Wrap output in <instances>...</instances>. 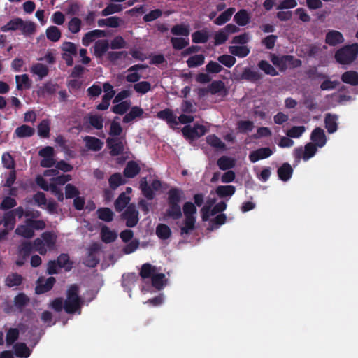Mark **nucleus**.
Wrapping results in <instances>:
<instances>
[{
  "instance_id": "nucleus-47",
  "label": "nucleus",
  "mask_w": 358,
  "mask_h": 358,
  "mask_svg": "<svg viewBox=\"0 0 358 358\" xmlns=\"http://www.w3.org/2000/svg\"><path fill=\"white\" fill-rule=\"evenodd\" d=\"M196 217H185L184 226L180 228V234H188L195 228Z\"/></svg>"
},
{
  "instance_id": "nucleus-3",
  "label": "nucleus",
  "mask_w": 358,
  "mask_h": 358,
  "mask_svg": "<svg viewBox=\"0 0 358 358\" xmlns=\"http://www.w3.org/2000/svg\"><path fill=\"white\" fill-rule=\"evenodd\" d=\"M358 56V43L345 45L335 52L336 61L342 65L350 64Z\"/></svg>"
},
{
  "instance_id": "nucleus-63",
  "label": "nucleus",
  "mask_w": 358,
  "mask_h": 358,
  "mask_svg": "<svg viewBox=\"0 0 358 358\" xmlns=\"http://www.w3.org/2000/svg\"><path fill=\"white\" fill-rule=\"evenodd\" d=\"M306 131L304 126H293L287 131V136L289 138H299Z\"/></svg>"
},
{
  "instance_id": "nucleus-33",
  "label": "nucleus",
  "mask_w": 358,
  "mask_h": 358,
  "mask_svg": "<svg viewBox=\"0 0 358 358\" xmlns=\"http://www.w3.org/2000/svg\"><path fill=\"white\" fill-rule=\"evenodd\" d=\"M117 234L110 230L108 227L104 226L101 229V238L103 242L110 243L114 242L117 238Z\"/></svg>"
},
{
  "instance_id": "nucleus-31",
  "label": "nucleus",
  "mask_w": 358,
  "mask_h": 358,
  "mask_svg": "<svg viewBox=\"0 0 358 358\" xmlns=\"http://www.w3.org/2000/svg\"><path fill=\"white\" fill-rule=\"evenodd\" d=\"M35 133V129L27 124H22L17 127L15 130V134L18 138H29L32 136Z\"/></svg>"
},
{
  "instance_id": "nucleus-40",
  "label": "nucleus",
  "mask_w": 358,
  "mask_h": 358,
  "mask_svg": "<svg viewBox=\"0 0 358 358\" xmlns=\"http://www.w3.org/2000/svg\"><path fill=\"white\" fill-rule=\"evenodd\" d=\"M15 81L17 83V88L19 90L22 88L29 89L31 86V81L27 74L17 75L15 76Z\"/></svg>"
},
{
  "instance_id": "nucleus-64",
  "label": "nucleus",
  "mask_w": 358,
  "mask_h": 358,
  "mask_svg": "<svg viewBox=\"0 0 358 358\" xmlns=\"http://www.w3.org/2000/svg\"><path fill=\"white\" fill-rule=\"evenodd\" d=\"M17 205V201L14 198L6 196L0 203V210H8Z\"/></svg>"
},
{
  "instance_id": "nucleus-60",
  "label": "nucleus",
  "mask_w": 358,
  "mask_h": 358,
  "mask_svg": "<svg viewBox=\"0 0 358 358\" xmlns=\"http://www.w3.org/2000/svg\"><path fill=\"white\" fill-rule=\"evenodd\" d=\"M20 331L17 328H10L6 336V341L8 345H13L19 338Z\"/></svg>"
},
{
  "instance_id": "nucleus-57",
  "label": "nucleus",
  "mask_w": 358,
  "mask_h": 358,
  "mask_svg": "<svg viewBox=\"0 0 358 358\" xmlns=\"http://www.w3.org/2000/svg\"><path fill=\"white\" fill-rule=\"evenodd\" d=\"M1 161L4 168L10 170L15 169V162L9 152H5L2 155Z\"/></svg>"
},
{
  "instance_id": "nucleus-44",
  "label": "nucleus",
  "mask_w": 358,
  "mask_h": 358,
  "mask_svg": "<svg viewBox=\"0 0 358 358\" xmlns=\"http://www.w3.org/2000/svg\"><path fill=\"white\" fill-rule=\"evenodd\" d=\"M140 188L144 196L146 197L148 200H152L154 199V191L152 187L148 185L145 178H143L141 180Z\"/></svg>"
},
{
  "instance_id": "nucleus-14",
  "label": "nucleus",
  "mask_w": 358,
  "mask_h": 358,
  "mask_svg": "<svg viewBox=\"0 0 358 358\" xmlns=\"http://www.w3.org/2000/svg\"><path fill=\"white\" fill-rule=\"evenodd\" d=\"M208 92L211 94H220L222 96H226L228 94L225 84L222 80H213L208 86Z\"/></svg>"
},
{
  "instance_id": "nucleus-7",
  "label": "nucleus",
  "mask_w": 358,
  "mask_h": 358,
  "mask_svg": "<svg viewBox=\"0 0 358 358\" xmlns=\"http://www.w3.org/2000/svg\"><path fill=\"white\" fill-rule=\"evenodd\" d=\"M317 147L313 143H308L304 147V151L301 148H297L294 150L295 157L300 159L302 157L303 160L307 161L315 155Z\"/></svg>"
},
{
  "instance_id": "nucleus-46",
  "label": "nucleus",
  "mask_w": 358,
  "mask_h": 358,
  "mask_svg": "<svg viewBox=\"0 0 358 358\" xmlns=\"http://www.w3.org/2000/svg\"><path fill=\"white\" fill-rule=\"evenodd\" d=\"M171 43L174 50H180L186 48L189 43V38H184L181 37H172L171 38Z\"/></svg>"
},
{
  "instance_id": "nucleus-49",
  "label": "nucleus",
  "mask_w": 358,
  "mask_h": 358,
  "mask_svg": "<svg viewBox=\"0 0 358 358\" xmlns=\"http://www.w3.org/2000/svg\"><path fill=\"white\" fill-rule=\"evenodd\" d=\"M15 232L16 234L26 238H31L34 236V231L27 224L25 225L18 226Z\"/></svg>"
},
{
  "instance_id": "nucleus-29",
  "label": "nucleus",
  "mask_w": 358,
  "mask_h": 358,
  "mask_svg": "<svg viewBox=\"0 0 358 358\" xmlns=\"http://www.w3.org/2000/svg\"><path fill=\"white\" fill-rule=\"evenodd\" d=\"M23 277L17 273L9 274L5 279V285L8 287L20 286L23 282Z\"/></svg>"
},
{
  "instance_id": "nucleus-26",
  "label": "nucleus",
  "mask_w": 358,
  "mask_h": 358,
  "mask_svg": "<svg viewBox=\"0 0 358 358\" xmlns=\"http://www.w3.org/2000/svg\"><path fill=\"white\" fill-rule=\"evenodd\" d=\"M234 22L239 26H245L250 20L248 12L245 9L238 10L234 17Z\"/></svg>"
},
{
  "instance_id": "nucleus-15",
  "label": "nucleus",
  "mask_w": 358,
  "mask_h": 358,
  "mask_svg": "<svg viewBox=\"0 0 358 358\" xmlns=\"http://www.w3.org/2000/svg\"><path fill=\"white\" fill-rule=\"evenodd\" d=\"M292 59V55H282L279 57L273 54L271 57L272 63L275 66H277L281 71H285L287 69L288 62H290Z\"/></svg>"
},
{
  "instance_id": "nucleus-42",
  "label": "nucleus",
  "mask_w": 358,
  "mask_h": 358,
  "mask_svg": "<svg viewBox=\"0 0 358 358\" xmlns=\"http://www.w3.org/2000/svg\"><path fill=\"white\" fill-rule=\"evenodd\" d=\"M209 34L206 30H199L192 34V40L194 43H205L208 41Z\"/></svg>"
},
{
  "instance_id": "nucleus-12",
  "label": "nucleus",
  "mask_w": 358,
  "mask_h": 358,
  "mask_svg": "<svg viewBox=\"0 0 358 358\" xmlns=\"http://www.w3.org/2000/svg\"><path fill=\"white\" fill-rule=\"evenodd\" d=\"M241 78L249 82L256 83L263 78V75L250 67H245L241 74Z\"/></svg>"
},
{
  "instance_id": "nucleus-36",
  "label": "nucleus",
  "mask_w": 358,
  "mask_h": 358,
  "mask_svg": "<svg viewBox=\"0 0 358 358\" xmlns=\"http://www.w3.org/2000/svg\"><path fill=\"white\" fill-rule=\"evenodd\" d=\"M235 10L234 8H229L227 9L215 20L214 23L219 26L224 24L230 20Z\"/></svg>"
},
{
  "instance_id": "nucleus-30",
  "label": "nucleus",
  "mask_w": 358,
  "mask_h": 358,
  "mask_svg": "<svg viewBox=\"0 0 358 358\" xmlns=\"http://www.w3.org/2000/svg\"><path fill=\"white\" fill-rule=\"evenodd\" d=\"M236 192V187L234 185H219L216 187L215 192L220 198L230 197Z\"/></svg>"
},
{
  "instance_id": "nucleus-34",
  "label": "nucleus",
  "mask_w": 358,
  "mask_h": 358,
  "mask_svg": "<svg viewBox=\"0 0 358 358\" xmlns=\"http://www.w3.org/2000/svg\"><path fill=\"white\" fill-rule=\"evenodd\" d=\"M50 122L48 119L43 120L38 125V135L44 138L50 137Z\"/></svg>"
},
{
  "instance_id": "nucleus-41",
  "label": "nucleus",
  "mask_w": 358,
  "mask_h": 358,
  "mask_svg": "<svg viewBox=\"0 0 358 358\" xmlns=\"http://www.w3.org/2000/svg\"><path fill=\"white\" fill-rule=\"evenodd\" d=\"M108 183L110 188L113 190H115L119 186L124 185L125 180L120 173H115L110 176Z\"/></svg>"
},
{
  "instance_id": "nucleus-4",
  "label": "nucleus",
  "mask_w": 358,
  "mask_h": 358,
  "mask_svg": "<svg viewBox=\"0 0 358 358\" xmlns=\"http://www.w3.org/2000/svg\"><path fill=\"white\" fill-rule=\"evenodd\" d=\"M126 137H108L106 139V145L110 150V155L113 157L118 156L124 153V144H126Z\"/></svg>"
},
{
  "instance_id": "nucleus-37",
  "label": "nucleus",
  "mask_w": 358,
  "mask_h": 358,
  "mask_svg": "<svg viewBox=\"0 0 358 358\" xmlns=\"http://www.w3.org/2000/svg\"><path fill=\"white\" fill-rule=\"evenodd\" d=\"M257 66L266 75L271 76L278 75L277 70L266 60H260L257 64Z\"/></svg>"
},
{
  "instance_id": "nucleus-50",
  "label": "nucleus",
  "mask_w": 358,
  "mask_h": 358,
  "mask_svg": "<svg viewBox=\"0 0 358 358\" xmlns=\"http://www.w3.org/2000/svg\"><path fill=\"white\" fill-rule=\"evenodd\" d=\"M206 142L211 147H213L217 149L223 150L225 148V143L221 141L220 138H218L215 134L209 135L206 137Z\"/></svg>"
},
{
  "instance_id": "nucleus-11",
  "label": "nucleus",
  "mask_w": 358,
  "mask_h": 358,
  "mask_svg": "<svg viewBox=\"0 0 358 358\" xmlns=\"http://www.w3.org/2000/svg\"><path fill=\"white\" fill-rule=\"evenodd\" d=\"M273 152L270 148H261L249 155V159L252 162H256L259 160L269 157L273 155Z\"/></svg>"
},
{
  "instance_id": "nucleus-28",
  "label": "nucleus",
  "mask_w": 358,
  "mask_h": 358,
  "mask_svg": "<svg viewBox=\"0 0 358 358\" xmlns=\"http://www.w3.org/2000/svg\"><path fill=\"white\" fill-rule=\"evenodd\" d=\"M57 169L46 170L44 173L45 176L55 175L58 173V170L64 172H70L73 170V166L64 160L58 162L56 164Z\"/></svg>"
},
{
  "instance_id": "nucleus-23",
  "label": "nucleus",
  "mask_w": 358,
  "mask_h": 358,
  "mask_svg": "<svg viewBox=\"0 0 358 358\" xmlns=\"http://www.w3.org/2000/svg\"><path fill=\"white\" fill-rule=\"evenodd\" d=\"M58 88V84L52 83V82H47L38 89V94L41 96L52 95L57 92Z\"/></svg>"
},
{
  "instance_id": "nucleus-10",
  "label": "nucleus",
  "mask_w": 358,
  "mask_h": 358,
  "mask_svg": "<svg viewBox=\"0 0 358 358\" xmlns=\"http://www.w3.org/2000/svg\"><path fill=\"white\" fill-rule=\"evenodd\" d=\"M344 42V37L341 32L336 30L329 31L325 36V43L330 46H336Z\"/></svg>"
},
{
  "instance_id": "nucleus-45",
  "label": "nucleus",
  "mask_w": 358,
  "mask_h": 358,
  "mask_svg": "<svg viewBox=\"0 0 358 358\" xmlns=\"http://www.w3.org/2000/svg\"><path fill=\"white\" fill-rule=\"evenodd\" d=\"M157 236L162 240L169 238L171 235L170 227L165 224H159L156 227Z\"/></svg>"
},
{
  "instance_id": "nucleus-35",
  "label": "nucleus",
  "mask_w": 358,
  "mask_h": 358,
  "mask_svg": "<svg viewBox=\"0 0 358 358\" xmlns=\"http://www.w3.org/2000/svg\"><path fill=\"white\" fill-rule=\"evenodd\" d=\"M96 214L99 219L106 222H111L114 217V213L110 208L107 207L98 208Z\"/></svg>"
},
{
  "instance_id": "nucleus-25",
  "label": "nucleus",
  "mask_w": 358,
  "mask_h": 358,
  "mask_svg": "<svg viewBox=\"0 0 358 358\" xmlns=\"http://www.w3.org/2000/svg\"><path fill=\"white\" fill-rule=\"evenodd\" d=\"M341 80L352 86L358 85V73L355 71H347L341 75Z\"/></svg>"
},
{
  "instance_id": "nucleus-9",
  "label": "nucleus",
  "mask_w": 358,
  "mask_h": 358,
  "mask_svg": "<svg viewBox=\"0 0 358 358\" xmlns=\"http://www.w3.org/2000/svg\"><path fill=\"white\" fill-rule=\"evenodd\" d=\"M56 282V280L54 277H49L43 281L39 278L38 280V284L35 289V292L37 294H42L51 290Z\"/></svg>"
},
{
  "instance_id": "nucleus-5",
  "label": "nucleus",
  "mask_w": 358,
  "mask_h": 358,
  "mask_svg": "<svg viewBox=\"0 0 358 358\" xmlns=\"http://www.w3.org/2000/svg\"><path fill=\"white\" fill-rule=\"evenodd\" d=\"M122 220L126 221V226L129 228L134 227L138 222V211L134 204H129L121 214Z\"/></svg>"
},
{
  "instance_id": "nucleus-22",
  "label": "nucleus",
  "mask_w": 358,
  "mask_h": 358,
  "mask_svg": "<svg viewBox=\"0 0 358 358\" xmlns=\"http://www.w3.org/2000/svg\"><path fill=\"white\" fill-rule=\"evenodd\" d=\"M109 44L106 40H99L94 45V54L97 58H102L108 51Z\"/></svg>"
},
{
  "instance_id": "nucleus-56",
  "label": "nucleus",
  "mask_w": 358,
  "mask_h": 358,
  "mask_svg": "<svg viewBox=\"0 0 358 358\" xmlns=\"http://www.w3.org/2000/svg\"><path fill=\"white\" fill-rule=\"evenodd\" d=\"M171 32L175 36H183L187 37L189 35V29L187 26L184 24H176L171 28Z\"/></svg>"
},
{
  "instance_id": "nucleus-38",
  "label": "nucleus",
  "mask_w": 358,
  "mask_h": 358,
  "mask_svg": "<svg viewBox=\"0 0 358 358\" xmlns=\"http://www.w3.org/2000/svg\"><path fill=\"white\" fill-rule=\"evenodd\" d=\"M47 38L52 42H57L61 36L60 29L56 26H50L45 31Z\"/></svg>"
},
{
  "instance_id": "nucleus-32",
  "label": "nucleus",
  "mask_w": 358,
  "mask_h": 358,
  "mask_svg": "<svg viewBox=\"0 0 358 358\" xmlns=\"http://www.w3.org/2000/svg\"><path fill=\"white\" fill-rule=\"evenodd\" d=\"M131 199L126 195L125 192H122L115 201L114 206L117 212L122 211L129 203Z\"/></svg>"
},
{
  "instance_id": "nucleus-52",
  "label": "nucleus",
  "mask_w": 358,
  "mask_h": 358,
  "mask_svg": "<svg viewBox=\"0 0 358 358\" xmlns=\"http://www.w3.org/2000/svg\"><path fill=\"white\" fill-rule=\"evenodd\" d=\"M217 164L221 170H227L234 166V161L229 157L222 156L217 162Z\"/></svg>"
},
{
  "instance_id": "nucleus-55",
  "label": "nucleus",
  "mask_w": 358,
  "mask_h": 358,
  "mask_svg": "<svg viewBox=\"0 0 358 358\" xmlns=\"http://www.w3.org/2000/svg\"><path fill=\"white\" fill-rule=\"evenodd\" d=\"M34 250V243L31 242H23L19 247V252L23 259L29 257Z\"/></svg>"
},
{
  "instance_id": "nucleus-8",
  "label": "nucleus",
  "mask_w": 358,
  "mask_h": 358,
  "mask_svg": "<svg viewBox=\"0 0 358 358\" xmlns=\"http://www.w3.org/2000/svg\"><path fill=\"white\" fill-rule=\"evenodd\" d=\"M157 116L158 118L165 120L172 129H175V126L178 124L177 116L175 115L173 112L169 108L159 111Z\"/></svg>"
},
{
  "instance_id": "nucleus-20",
  "label": "nucleus",
  "mask_w": 358,
  "mask_h": 358,
  "mask_svg": "<svg viewBox=\"0 0 358 358\" xmlns=\"http://www.w3.org/2000/svg\"><path fill=\"white\" fill-rule=\"evenodd\" d=\"M141 171L139 165L134 161H129L127 162L123 173L124 176L128 178H133L137 176Z\"/></svg>"
},
{
  "instance_id": "nucleus-2",
  "label": "nucleus",
  "mask_w": 358,
  "mask_h": 358,
  "mask_svg": "<svg viewBox=\"0 0 358 358\" xmlns=\"http://www.w3.org/2000/svg\"><path fill=\"white\" fill-rule=\"evenodd\" d=\"M81 306L82 299L79 296V287L76 284L71 285L66 291L64 310L67 314H74L80 310Z\"/></svg>"
},
{
  "instance_id": "nucleus-58",
  "label": "nucleus",
  "mask_w": 358,
  "mask_h": 358,
  "mask_svg": "<svg viewBox=\"0 0 358 358\" xmlns=\"http://www.w3.org/2000/svg\"><path fill=\"white\" fill-rule=\"evenodd\" d=\"M15 218L16 217L11 210L5 213L3 217V225L13 229L16 223Z\"/></svg>"
},
{
  "instance_id": "nucleus-19",
  "label": "nucleus",
  "mask_w": 358,
  "mask_h": 358,
  "mask_svg": "<svg viewBox=\"0 0 358 358\" xmlns=\"http://www.w3.org/2000/svg\"><path fill=\"white\" fill-rule=\"evenodd\" d=\"M338 116L334 114L327 113L324 117V124L328 133L333 134L338 129Z\"/></svg>"
},
{
  "instance_id": "nucleus-18",
  "label": "nucleus",
  "mask_w": 358,
  "mask_h": 358,
  "mask_svg": "<svg viewBox=\"0 0 358 358\" xmlns=\"http://www.w3.org/2000/svg\"><path fill=\"white\" fill-rule=\"evenodd\" d=\"M143 114V108L137 106H132L130 111L124 116L122 122L126 124L131 122L137 118H141Z\"/></svg>"
},
{
  "instance_id": "nucleus-16",
  "label": "nucleus",
  "mask_w": 358,
  "mask_h": 358,
  "mask_svg": "<svg viewBox=\"0 0 358 358\" xmlns=\"http://www.w3.org/2000/svg\"><path fill=\"white\" fill-rule=\"evenodd\" d=\"M84 141L87 149L94 152L100 151L104 144L99 138L90 136H86L84 138Z\"/></svg>"
},
{
  "instance_id": "nucleus-39",
  "label": "nucleus",
  "mask_w": 358,
  "mask_h": 358,
  "mask_svg": "<svg viewBox=\"0 0 358 358\" xmlns=\"http://www.w3.org/2000/svg\"><path fill=\"white\" fill-rule=\"evenodd\" d=\"M229 50L231 54L240 58L245 57L250 53V49L245 45L230 46Z\"/></svg>"
},
{
  "instance_id": "nucleus-51",
  "label": "nucleus",
  "mask_w": 358,
  "mask_h": 358,
  "mask_svg": "<svg viewBox=\"0 0 358 358\" xmlns=\"http://www.w3.org/2000/svg\"><path fill=\"white\" fill-rule=\"evenodd\" d=\"M29 302V298L24 293H20L14 298V304L17 309L22 310Z\"/></svg>"
},
{
  "instance_id": "nucleus-27",
  "label": "nucleus",
  "mask_w": 358,
  "mask_h": 358,
  "mask_svg": "<svg viewBox=\"0 0 358 358\" xmlns=\"http://www.w3.org/2000/svg\"><path fill=\"white\" fill-rule=\"evenodd\" d=\"M15 355L17 357L27 358L31 355V350L24 343H17L13 345Z\"/></svg>"
},
{
  "instance_id": "nucleus-61",
  "label": "nucleus",
  "mask_w": 358,
  "mask_h": 358,
  "mask_svg": "<svg viewBox=\"0 0 358 358\" xmlns=\"http://www.w3.org/2000/svg\"><path fill=\"white\" fill-rule=\"evenodd\" d=\"M122 9L123 7L120 4L110 3L101 11V15L103 16H108L111 14L119 13L122 11Z\"/></svg>"
},
{
  "instance_id": "nucleus-59",
  "label": "nucleus",
  "mask_w": 358,
  "mask_h": 358,
  "mask_svg": "<svg viewBox=\"0 0 358 358\" xmlns=\"http://www.w3.org/2000/svg\"><path fill=\"white\" fill-rule=\"evenodd\" d=\"M254 128V123L250 120H240L237 123V129L241 134L252 131Z\"/></svg>"
},
{
  "instance_id": "nucleus-54",
  "label": "nucleus",
  "mask_w": 358,
  "mask_h": 358,
  "mask_svg": "<svg viewBox=\"0 0 358 358\" xmlns=\"http://www.w3.org/2000/svg\"><path fill=\"white\" fill-rule=\"evenodd\" d=\"M204 62L205 57L203 55H195L187 60V64L189 68H194L201 66L204 64Z\"/></svg>"
},
{
  "instance_id": "nucleus-48",
  "label": "nucleus",
  "mask_w": 358,
  "mask_h": 358,
  "mask_svg": "<svg viewBox=\"0 0 358 358\" xmlns=\"http://www.w3.org/2000/svg\"><path fill=\"white\" fill-rule=\"evenodd\" d=\"M155 267L149 263H145L142 265L140 271V276L143 279L152 278L155 272Z\"/></svg>"
},
{
  "instance_id": "nucleus-62",
  "label": "nucleus",
  "mask_w": 358,
  "mask_h": 358,
  "mask_svg": "<svg viewBox=\"0 0 358 358\" xmlns=\"http://www.w3.org/2000/svg\"><path fill=\"white\" fill-rule=\"evenodd\" d=\"M165 275L164 273L154 274L152 277V285L158 290L163 289Z\"/></svg>"
},
{
  "instance_id": "nucleus-17",
  "label": "nucleus",
  "mask_w": 358,
  "mask_h": 358,
  "mask_svg": "<svg viewBox=\"0 0 358 358\" xmlns=\"http://www.w3.org/2000/svg\"><path fill=\"white\" fill-rule=\"evenodd\" d=\"M293 171L292 166L288 162H285L278 169L277 173L280 180L287 182L291 178Z\"/></svg>"
},
{
  "instance_id": "nucleus-13",
  "label": "nucleus",
  "mask_w": 358,
  "mask_h": 358,
  "mask_svg": "<svg viewBox=\"0 0 358 358\" xmlns=\"http://www.w3.org/2000/svg\"><path fill=\"white\" fill-rule=\"evenodd\" d=\"M310 139L313 143L319 148L324 146L327 142L324 130L320 127L314 129L310 135Z\"/></svg>"
},
{
  "instance_id": "nucleus-21",
  "label": "nucleus",
  "mask_w": 358,
  "mask_h": 358,
  "mask_svg": "<svg viewBox=\"0 0 358 358\" xmlns=\"http://www.w3.org/2000/svg\"><path fill=\"white\" fill-rule=\"evenodd\" d=\"M24 24V20L20 17H15L10 20L6 24L2 26L0 30L3 32L9 31L20 30L22 26Z\"/></svg>"
},
{
  "instance_id": "nucleus-53",
  "label": "nucleus",
  "mask_w": 358,
  "mask_h": 358,
  "mask_svg": "<svg viewBox=\"0 0 358 358\" xmlns=\"http://www.w3.org/2000/svg\"><path fill=\"white\" fill-rule=\"evenodd\" d=\"M57 262L59 268H64L66 271H70L72 268V263L70 262L68 254L62 253L58 256Z\"/></svg>"
},
{
  "instance_id": "nucleus-43",
  "label": "nucleus",
  "mask_w": 358,
  "mask_h": 358,
  "mask_svg": "<svg viewBox=\"0 0 358 358\" xmlns=\"http://www.w3.org/2000/svg\"><path fill=\"white\" fill-rule=\"evenodd\" d=\"M131 107V101H123L122 102H119L117 104L114 105L110 110L117 115H124L127 113V111Z\"/></svg>"
},
{
  "instance_id": "nucleus-24",
  "label": "nucleus",
  "mask_w": 358,
  "mask_h": 358,
  "mask_svg": "<svg viewBox=\"0 0 358 358\" xmlns=\"http://www.w3.org/2000/svg\"><path fill=\"white\" fill-rule=\"evenodd\" d=\"M30 71L33 74L38 76L39 80H42L48 75L49 69L45 64L36 63L32 65Z\"/></svg>"
},
{
  "instance_id": "nucleus-6",
  "label": "nucleus",
  "mask_w": 358,
  "mask_h": 358,
  "mask_svg": "<svg viewBox=\"0 0 358 358\" xmlns=\"http://www.w3.org/2000/svg\"><path fill=\"white\" fill-rule=\"evenodd\" d=\"M100 245L97 243H92L87 249V255L83 260V264L90 268L96 267L99 263L98 252L100 250Z\"/></svg>"
},
{
  "instance_id": "nucleus-1",
  "label": "nucleus",
  "mask_w": 358,
  "mask_h": 358,
  "mask_svg": "<svg viewBox=\"0 0 358 358\" xmlns=\"http://www.w3.org/2000/svg\"><path fill=\"white\" fill-rule=\"evenodd\" d=\"M168 208L165 212V216L174 220H179L182 217V213L180 203L184 196V192L178 187L171 188L168 193Z\"/></svg>"
}]
</instances>
